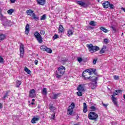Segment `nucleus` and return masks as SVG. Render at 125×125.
<instances>
[{
  "instance_id": "f257e3e1",
  "label": "nucleus",
  "mask_w": 125,
  "mask_h": 125,
  "mask_svg": "<svg viewBox=\"0 0 125 125\" xmlns=\"http://www.w3.org/2000/svg\"><path fill=\"white\" fill-rule=\"evenodd\" d=\"M2 9L0 8V20L1 21V24L4 26V27H8L10 26V24H11V21L7 20L6 17L3 16L2 14Z\"/></svg>"
},
{
  "instance_id": "f03ea898",
  "label": "nucleus",
  "mask_w": 125,
  "mask_h": 125,
  "mask_svg": "<svg viewBox=\"0 0 125 125\" xmlns=\"http://www.w3.org/2000/svg\"><path fill=\"white\" fill-rule=\"evenodd\" d=\"M65 67L61 66L58 68V70L56 71V77L57 79H60L64 73H65Z\"/></svg>"
},
{
  "instance_id": "7ed1b4c3",
  "label": "nucleus",
  "mask_w": 125,
  "mask_h": 125,
  "mask_svg": "<svg viewBox=\"0 0 125 125\" xmlns=\"http://www.w3.org/2000/svg\"><path fill=\"white\" fill-rule=\"evenodd\" d=\"M86 47L88 49V50L91 53H94L96 51H98L100 49V48L97 46H94L92 44H87Z\"/></svg>"
},
{
  "instance_id": "20e7f679",
  "label": "nucleus",
  "mask_w": 125,
  "mask_h": 125,
  "mask_svg": "<svg viewBox=\"0 0 125 125\" xmlns=\"http://www.w3.org/2000/svg\"><path fill=\"white\" fill-rule=\"evenodd\" d=\"M86 73H89L90 75H91V74L93 73L94 74V75L96 76H97V72H96V69L95 68H90L85 70L82 74V77H84V74Z\"/></svg>"
},
{
  "instance_id": "39448f33",
  "label": "nucleus",
  "mask_w": 125,
  "mask_h": 125,
  "mask_svg": "<svg viewBox=\"0 0 125 125\" xmlns=\"http://www.w3.org/2000/svg\"><path fill=\"white\" fill-rule=\"evenodd\" d=\"M75 103H72L71 105L68 107L67 113V115L72 116L74 113V109H75Z\"/></svg>"
},
{
  "instance_id": "423d86ee",
  "label": "nucleus",
  "mask_w": 125,
  "mask_h": 125,
  "mask_svg": "<svg viewBox=\"0 0 125 125\" xmlns=\"http://www.w3.org/2000/svg\"><path fill=\"white\" fill-rule=\"evenodd\" d=\"M88 118L89 120H92L94 121H97L98 118V114L95 112H90L88 115Z\"/></svg>"
},
{
  "instance_id": "0eeeda50",
  "label": "nucleus",
  "mask_w": 125,
  "mask_h": 125,
  "mask_svg": "<svg viewBox=\"0 0 125 125\" xmlns=\"http://www.w3.org/2000/svg\"><path fill=\"white\" fill-rule=\"evenodd\" d=\"M34 36L39 43H42V42H43V41L42 40V37L40 33L38 31H36L34 34Z\"/></svg>"
},
{
  "instance_id": "6e6552de",
  "label": "nucleus",
  "mask_w": 125,
  "mask_h": 125,
  "mask_svg": "<svg viewBox=\"0 0 125 125\" xmlns=\"http://www.w3.org/2000/svg\"><path fill=\"white\" fill-rule=\"evenodd\" d=\"M26 13L28 14V15H29L30 16H31L33 18V19L35 20L36 21H38L39 20V17H37L36 14L34 13V11H33L31 9L28 10L26 11Z\"/></svg>"
},
{
  "instance_id": "1a4fd4ad",
  "label": "nucleus",
  "mask_w": 125,
  "mask_h": 125,
  "mask_svg": "<svg viewBox=\"0 0 125 125\" xmlns=\"http://www.w3.org/2000/svg\"><path fill=\"white\" fill-rule=\"evenodd\" d=\"M119 94H118V93L117 92H113V94L111 95V99L112 101V102L113 103V104H114V105H115V106H118V103L117 102V98L116 97H115V96H116V95H118Z\"/></svg>"
},
{
  "instance_id": "9d476101",
  "label": "nucleus",
  "mask_w": 125,
  "mask_h": 125,
  "mask_svg": "<svg viewBox=\"0 0 125 125\" xmlns=\"http://www.w3.org/2000/svg\"><path fill=\"white\" fill-rule=\"evenodd\" d=\"M20 57L22 58L24 56V45L21 43L20 46Z\"/></svg>"
},
{
  "instance_id": "9b49d317",
  "label": "nucleus",
  "mask_w": 125,
  "mask_h": 125,
  "mask_svg": "<svg viewBox=\"0 0 125 125\" xmlns=\"http://www.w3.org/2000/svg\"><path fill=\"white\" fill-rule=\"evenodd\" d=\"M29 96L31 97V98H34V97H36V90L35 89H31L29 91Z\"/></svg>"
},
{
  "instance_id": "f8f14e48",
  "label": "nucleus",
  "mask_w": 125,
  "mask_h": 125,
  "mask_svg": "<svg viewBox=\"0 0 125 125\" xmlns=\"http://www.w3.org/2000/svg\"><path fill=\"white\" fill-rule=\"evenodd\" d=\"M60 95H61V93H53V95L50 97V98H51L53 100H56L57 98H58Z\"/></svg>"
},
{
  "instance_id": "ddd939ff",
  "label": "nucleus",
  "mask_w": 125,
  "mask_h": 125,
  "mask_svg": "<svg viewBox=\"0 0 125 125\" xmlns=\"http://www.w3.org/2000/svg\"><path fill=\"white\" fill-rule=\"evenodd\" d=\"M103 6L104 8H108L109 6H110V2L108 1H104L103 3Z\"/></svg>"
},
{
  "instance_id": "4468645a",
  "label": "nucleus",
  "mask_w": 125,
  "mask_h": 125,
  "mask_svg": "<svg viewBox=\"0 0 125 125\" xmlns=\"http://www.w3.org/2000/svg\"><path fill=\"white\" fill-rule=\"evenodd\" d=\"M29 33H30V25L27 23L25 26V34L29 35Z\"/></svg>"
},
{
  "instance_id": "2eb2a0df",
  "label": "nucleus",
  "mask_w": 125,
  "mask_h": 125,
  "mask_svg": "<svg viewBox=\"0 0 125 125\" xmlns=\"http://www.w3.org/2000/svg\"><path fill=\"white\" fill-rule=\"evenodd\" d=\"M78 4H79V5H81V6H83V7H87V4H85V3L81 1H77Z\"/></svg>"
},
{
  "instance_id": "dca6fc26",
  "label": "nucleus",
  "mask_w": 125,
  "mask_h": 125,
  "mask_svg": "<svg viewBox=\"0 0 125 125\" xmlns=\"http://www.w3.org/2000/svg\"><path fill=\"white\" fill-rule=\"evenodd\" d=\"M37 3L40 5H44L45 4V0H37Z\"/></svg>"
},
{
  "instance_id": "f3484780",
  "label": "nucleus",
  "mask_w": 125,
  "mask_h": 125,
  "mask_svg": "<svg viewBox=\"0 0 125 125\" xmlns=\"http://www.w3.org/2000/svg\"><path fill=\"white\" fill-rule=\"evenodd\" d=\"M37 117H33L32 120H31L32 124H36V122H38L39 120H40V118H39L38 116H36Z\"/></svg>"
},
{
  "instance_id": "a211bd4d",
  "label": "nucleus",
  "mask_w": 125,
  "mask_h": 125,
  "mask_svg": "<svg viewBox=\"0 0 125 125\" xmlns=\"http://www.w3.org/2000/svg\"><path fill=\"white\" fill-rule=\"evenodd\" d=\"M83 112L84 113V114L87 112V106L86 105V104L85 103H83Z\"/></svg>"
},
{
  "instance_id": "6ab92c4d",
  "label": "nucleus",
  "mask_w": 125,
  "mask_h": 125,
  "mask_svg": "<svg viewBox=\"0 0 125 125\" xmlns=\"http://www.w3.org/2000/svg\"><path fill=\"white\" fill-rule=\"evenodd\" d=\"M77 89L79 90V91H83V90H84V89L83 88V85H79V87L77 88Z\"/></svg>"
},
{
  "instance_id": "aec40b11",
  "label": "nucleus",
  "mask_w": 125,
  "mask_h": 125,
  "mask_svg": "<svg viewBox=\"0 0 125 125\" xmlns=\"http://www.w3.org/2000/svg\"><path fill=\"white\" fill-rule=\"evenodd\" d=\"M59 31L61 33H63V32H64V27H63L62 25H61V24L60 25L59 28Z\"/></svg>"
},
{
  "instance_id": "412c9836",
  "label": "nucleus",
  "mask_w": 125,
  "mask_h": 125,
  "mask_svg": "<svg viewBox=\"0 0 125 125\" xmlns=\"http://www.w3.org/2000/svg\"><path fill=\"white\" fill-rule=\"evenodd\" d=\"M42 93L44 95H46V94H47V90H46V88H43Z\"/></svg>"
},
{
  "instance_id": "4be33fe9",
  "label": "nucleus",
  "mask_w": 125,
  "mask_h": 125,
  "mask_svg": "<svg viewBox=\"0 0 125 125\" xmlns=\"http://www.w3.org/2000/svg\"><path fill=\"white\" fill-rule=\"evenodd\" d=\"M100 30H101V31H103V32H104V33H107L108 32V30L104 26H101L100 27Z\"/></svg>"
},
{
  "instance_id": "5701e85b",
  "label": "nucleus",
  "mask_w": 125,
  "mask_h": 125,
  "mask_svg": "<svg viewBox=\"0 0 125 125\" xmlns=\"http://www.w3.org/2000/svg\"><path fill=\"white\" fill-rule=\"evenodd\" d=\"M97 81H98V77H96L94 79H92V83L95 84H97Z\"/></svg>"
},
{
  "instance_id": "b1692460",
  "label": "nucleus",
  "mask_w": 125,
  "mask_h": 125,
  "mask_svg": "<svg viewBox=\"0 0 125 125\" xmlns=\"http://www.w3.org/2000/svg\"><path fill=\"white\" fill-rule=\"evenodd\" d=\"M5 39V35L4 34L0 35V42L1 41H3Z\"/></svg>"
},
{
  "instance_id": "393cba45",
  "label": "nucleus",
  "mask_w": 125,
  "mask_h": 125,
  "mask_svg": "<svg viewBox=\"0 0 125 125\" xmlns=\"http://www.w3.org/2000/svg\"><path fill=\"white\" fill-rule=\"evenodd\" d=\"M24 71L26 72L28 75H30L31 74V70H30L29 69H28V67H25L24 68Z\"/></svg>"
},
{
  "instance_id": "a878e982",
  "label": "nucleus",
  "mask_w": 125,
  "mask_h": 125,
  "mask_svg": "<svg viewBox=\"0 0 125 125\" xmlns=\"http://www.w3.org/2000/svg\"><path fill=\"white\" fill-rule=\"evenodd\" d=\"M21 83H22V82H21V81H17L16 82V87H19L20 86V85H21Z\"/></svg>"
},
{
  "instance_id": "bb28decb",
  "label": "nucleus",
  "mask_w": 125,
  "mask_h": 125,
  "mask_svg": "<svg viewBox=\"0 0 125 125\" xmlns=\"http://www.w3.org/2000/svg\"><path fill=\"white\" fill-rule=\"evenodd\" d=\"M45 51L47 52L48 53H52V50L51 49H49L46 47V49L45 50Z\"/></svg>"
},
{
  "instance_id": "cd10ccee",
  "label": "nucleus",
  "mask_w": 125,
  "mask_h": 125,
  "mask_svg": "<svg viewBox=\"0 0 125 125\" xmlns=\"http://www.w3.org/2000/svg\"><path fill=\"white\" fill-rule=\"evenodd\" d=\"M90 111H96V110H97L96 107H95V106H94V105L91 106L90 107Z\"/></svg>"
},
{
  "instance_id": "c85d7f7f",
  "label": "nucleus",
  "mask_w": 125,
  "mask_h": 125,
  "mask_svg": "<svg viewBox=\"0 0 125 125\" xmlns=\"http://www.w3.org/2000/svg\"><path fill=\"white\" fill-rule=\"evenodd\" d=\"M13 12H14V10H13V9H10L7 11V13L10 15L12 14Z\"/></svg>"
},
{
  "instance_id": "c756f323",
  "label": "nucleus",
  "mask_w": 125,
  "mask_h": 125,
  "mask_svg": "<svg viewBox=\"0 0 125 125\" xmlns=\"http://www.w3.org/2000/svg\"><path fill=\"white\" fill-rule=\"evenodd\" d=\"M89 25H90L91 26H93V27H94V26H96V24H95V22L93 21H91L89 22Z\"/></svg>"
},
{
  "instance_id": "7c9ffc66",
  "label": "nucleus",
  "mask_w": 125,
  "mask_h": 125,
  "mask_svg": "<svg viewBox=\"0 0 125 125\" xmlns=\"http://www.w3.org/2000/svg\"><path fill=\"white\" fill-rule=\"evenodd\" d=\"M73 34V31H72V30L69 29L68 31L67 35H68V37H70V36H72Z\"/></svg>"
},
{
  "instance_id": "2f4dec72",
  "label": "nucleus",
  "mask_w": 125,
  "mask_h": 125,
  "mask_svg": "<svg viewBox=\"0 0 125 125\" xmlns=\"http://www.w3.org/2000/svg\"><path fill=\"white\" fill-rule=\"evenodd\" d=\"M46 46L44 45H42L40 47V49L42 50L43 51H45V49H46Z\"/></svg>"
},
{
  "instance_id": "473e14b6",
  "label": "nucleus",
  "mask_w": 125,
  "mask_h": 125,
  "mask_svg": "<svg viewBox=\"0 0 125 125\" xmlns=\"http://www.w3.org/2000/svg\"><path fill=\"white\" fill-rule=\"evenodd\" d=\"M59 36L57 34H55L54 36L53 37V41H55L56 39H59Z\"/></svg>"
},
{
  "instance_id": "72a5a7b5",
  "label": "nucleus",
  "mask_w": 125,
  "mask_h": 125,
  "mask_svg": "<svg viewBox=\"0 0 125 125\" xmlns=\"http://www.w3.org/2000/svg\"><path fill=\"white\" fill-rule=\"evenodd\" d=\"M77 61H78V62H79V63H82V62L83 61V59L81 57H79L77 58Z\"/></svg>"
},
{
  "instance_id": "f704fd0d",
  "label": "nucleus",
  "mask_w": 125,
  "mask_h": 125,
  "mask_svg": "<svg viewBox=\"0 0 125 125\" xmlns=\"http://www.w3.org/2000/svg\"><path fill=\"white\" fill-rule=\"evenodd\" d=\"M91 87L92 89H94V88H95V87H96V84L92 83L91 84Z\"/></svg>"
},
{
  "instance_id": "c9c22d12",
  "label": "nucleus",
  "mask_w": 125,
  "mask_h": 125,
  "mask_svg": "<svg viewBox=\"0 0 125 125\" xmlns=\"http://www.w3.org/2000/svg\"><path fill=\"white\" fill-rule=\"evenodd\" d=\"M109 7L110 9H114V8H115V6H114V5L113 4H112V3L110 4V3H109Z\"/></svg>"
},
{
  "instance_id": "e433bc0d",
  "label": "nucleus",
  "mask_w": 125,
  "mask_h": 125,
  "mask_svg": "<svg viewBox=\"0 0 125 125\" xmlns=\"http://www.w3.org/2000/svg\"><path fill=\"white\" fill-rule=\"evenodd\" d=\"M46 19V16L45 15V14L42 15L41 17V20H45Z\"/></svg>"
},
{
  "instance_id": "4c0bfd02",
  "label": "nucleus",
  "mask_w": 125,
  "mask_h": 125,
  "mask_svg": "<svg viewBox=\"0 0 125 125\" xmlns=\"http://www.w3.org/2000/svg\"><path fill=\"white\" fill-rule=\"evenodd\" d=\"M8 95V91H7V92H6L5 94L4 95V96L3 97V100H4L5 99V98H6V97H7Z\"/></svg>"
},
{
  "instance_id": "58836bf2",
  "label": "nucleus",
  "mask_w": 125,
  "mask_h": 125,
  "mask_svg": "<svg viewBox=\"0 0 125 125\" xmlns=\"http://www.w3.org/2000/svg\"><path fill=\"white\" fill-rule=\"evenodd\" d=\"M62 61L63 62H67L68 58H62Z\"/></svg>"
},
{
  "instance_id": "ea45409f",
  "label": "nucleus",
  "mask_w": 125,
  "mask_h": 125,
  "mask_svg": "<svg viewBox=\"0 0 125 125\" xmlns=\"http://www.w3.org/2000/svg\"><path fill=\"white\" fill-rule=\"evenodd\" d=\"M111 28L112 31H113V33H116V27L114 26H111Z\"/></svg>"
},
{
  "instance_id": "a19ab883",
  "label": "nucleus",
  "mask_w": 125,
  "mask_h": 125,
  "mask_svg": "<svg viewBox=\"0 0 125 125\" xmlns=\"http://www.w3.org/2000/svg\"><path fill=\"white\" fill-rule=\"evenodd\" d=\"M49 108L50 109V110H54L55 107L53 106V104H51L49 106Z\"/></svg>"
},
{
  "instance_id": "79ce46f5",
  "label": "nucleus",
  "mask_w": 125,
  "mask_h": 125,
  "mask_svg": "<svg viewBox=\"0 0 125 125\" xmlns=\"http://www.w3.org/2000/svg\"><path fill=\"white\" fill-rule=\"evenodd\" d=\"M77 94L78 96H83V92H77Z\"/></svg>"
},
{
  "instance_id": "37998d69",
  "label": "nucleus",
  "mask_w": 125,
  "mask_h": 125,
  "mask_svg": "<svg viewBox=\"0 0 125 125\" xmlns=\"http://www.w3.org/2000/svg\"><path fill=\"white\" fill-rule=\"evenodd\" d=\"M104 53H105V51L103 48L100 51V53L101 54H102Z\"/></svg>"
},
{
  "instance_id": "c03bdc74",
  "label": "nucleus",
  "mask_w": 125,
  "mask_h": 125,
  "mask_svg": "<svg viewBox=\"0 0 125 125\" xmlns=\"http://www.w3.org/2000/svg\"><path fill=\"white\" fill-rule=\"evenodd\" d=\"M114 79L116 81L119 80V76L115 75L114 76Z\"/></svg>"
},
{
  "instance_id": "a18cd8bd",
  "label": "nucleus",
  "mask_w": 125,
  "mask_h": 125,
  "mask_svg": "<svg viewBox=\"0 0 125 125\" xmlns=\"http://www.w3.org/2000/svg\"><path fill=\"white\" fill-rule=\"evenodd\" d=\"M55 118V114H52L51 116V120H54Z\"/></svg>"
},
{
  "instance_id": "49530a36",
  "label": "nucleus",
  "mask_w": 125,
  "mask_h": 125,
  "mask_svg": "<svg viewBox=\"0 0 125 125\" xmlns=\"http://www.w3.org/2000/svg\"><path fill=\"white\" fill-rule=\"evenodd\" d=\"M40 34L41 35H44V34H45V32L44 31V30H41L40 32Z\"/></svg>"
},
{
  "instance_id": "de8ad7c7",
  "label": "nucleus",
  "mask_w": 125,
  "mask_h": 125,
  "mask_svg": "<svg viewBox=\"0 0 125 125\" xmlns=\"http://www.w3.org/2000/svg\"><path fill=\"white\" fill-rule=\"evenodd\" d=\"M0 63H3V58L1 57H0Z\"/></svg>"
},
{
  "instance_id": "09e8293b",
  "label": "nucleus",
  "mask_w": 125,
  "mask_h": 125,
  "mask_svg": "<svg viewBox=\"0 0 125 125\" xmlns=\"http://www.w3.org/2000/svg\"><path fill=\"white\" fill-rule=\"evenodd\" d=\"M97 62V60H96V59H94L93 60V64H94V65H95V64H96V62Z\"/></svg>"
},
{
  "instance_id": "8fccbe9b",
  "label": "nucleus",
  "mask_w": 125,
  "mask_h": 125,
  "mask_svg": "<svg viewBox=\"0 0 125 125\" xmlns=\"http://www.w3.org/2000/svg\"><path fill=\"white\" fill-rule=\"evenodd\" d=\"M116 92L118 94H119V93H121V92H122V90H115Z\"/></svg>"
},
{
  "instance_id": "3c124183",
  "label": "nucleus",
  "mask_w": 125,
  "mask_h": 125,
  "mask_svg": "<svg viewBox=\"0 0 125 125\" xmlns=\"http://www.w3.org/2000/svg\"><path fill=\"white\" fill-rule=\"evenodd\" d=\"M103 106H104V107H105V108H106V107H107L108 104H105L104 103H102Z\"/></svg>"
},
{
  "instance_id": "603ef678",
  "label": "nucleus",
  "mask_w": 125,
  "mask_h": 125,
  "mask_svg": "<svg viewBox=\"0 0 125 125\" xmlns=\"http://www.w3.org/2000/svg\"><path fill=\"white\" fill-rule=\"evenodd\" d=\"M93 77H92V76H90V77H88V80L90 81H91L92 82V79H93Z\"/></svg>"
},
{
  "instance_id": "864d4df0",
  "label": "nucleus",
  "mask_w": 125,
  "mask_h": 125,
  "mask_svg": "<svg viewBox=\"0 0 125 125\" xmlns=\"http://www.w3.org/2000/svg\"><path fill=\"white\" fill-rule=\"evenodd\" d=\"M104 42H105V43H108V39H104Z\"/></svg>"
},
{
  "instance_id": "5fc2aeb1",
  "label": "nucleus",
  "mask_w": 125,
  "mask_h": 125,
  "mask_svg": "<svg viewBox=\"0 0 125 125\" xmlns=\"http://www.w3.org/2000/svg\"><path fill=\"white\" fill-rule=\"evenodd\" d=\"M11 3H14L15 1H16V0H10Z\"/></svg>"
},
{
  "instance_id": "6e6d98bb",
  "label": "nucleus",
  "mask_w": 125,
  "mask_h": 125,
  "mask_svg": "<svg viewBox=\"0 0 125 125\" xmlns=\"http://www.w3.org/2000/svg\"><path fill=\"white\" fill-rule=\"evenodd\" d=\"M39 62V61L38 60H35V65H38V62Z\"/></svg>"
},
{
  "instance_id": "4d7b16f0",
  "label": "nucleus",
  "mask_w": 125,
  "mask_h": 125,
  "mask_svg": "<svg viewBox=\"0 0 125 125\" xmlns=\"http://www.w3.org/2000/svg\"><path fill=\"white\" fill-rule=\"evenodd\" d=\"M102 49H107V46H103Z\"/></svg>"
},
{
  "instance_id": "13d9d810",
  "label": "nucleus",
  "mask_w": 125,
  "mask_h": 125,
  "mask_svg": "<svg viewBox=\"0 0 125 125\" xmlns=\"http://www.w3.org/2000/svg\"><path fill=\"white\" fill-rule=\"evenodd\" d=\"M84 80H88V77H85V75H84V77H83Z\"/></svg>"
},
{
  "instance_id": "bf43d9fd",
  "label": "nucleus",
  "mask_w": 125,
  "mask_h": 125,
  "mask_svg": "<svg viewBox=\"0 0 125 125\" xmlns=\"http://www.w3.org/2000/svg\"><path fill=\"white\" fill-rule=\"evenodd\" d=\"M121 9L122 10H123V11H124V12H125V8L122 7Z\"/></svg>"
},
{
  "instance_id": "052dcab7",
  "label": "nucleus",
  "mask_w": 125,
  "mask_h": 125,
  "mask_svg": "<svg viewBox=\"0 0 125 125\" xmlns=\"http://www.w3.org/2000/svg\"><path fill=\"white\" fill-rule=\"evenodd\" d=\"M79 118H80V116H79V115L78 114H77V118L76 120H78Z\"/></svg>"
},
{
  "instance_id": "680f3d73",
  "label": "nucleus",
  "mask_w": 125,
  "mask_h": 125,
  "mask_svg": "<svg viewBox=\"0 0 125 125\" xmlns=\"http://www.w3.org/2000/svg\"><path fill=\"white\" fill-rule=\"evenodd\" d=\"M82 62H86V59H83V61Z\"/></svg>"
},
{
  "instance_id": "e2e57ef3",
  "label": "nucleus",
  "mask_w": 125,
  "mask_h": 125,
  "mask_svg": "<svg viewBox=\"0 0 125 125\" xmlns=\"http://www.w3.org/2000/svg\"><path fill=\"white\" fill-rule=\"evenodd\" d=\"M31 105H35V103L34 102L31 103Z\"/></svg>"
},
{
  "instance_id": "0e129e2a",
  "label": "nucleus",
  "mask_w": 125,
  "mask_h": 125,
  "mask_svg": "<svg viewBox=\"0 0 125 125\" xmlns=\"http://www.w3.org/2000/svg\"><path fill=\"white\" fill-rule=\"evenodd\" d=\"M1 108V104H0V109Z\"/></svg>"
},
{
  "instance_id": "69168bd1",
  "label": "nucleus",
  "mask_w": 125,
  "mask_h": 125,
  "mask_svg": "<svg viewBox=\"0 0 125 125\" xmlns=\"http://www.w3.org/2000/svg\"><path fill=\"white\" fill-rule=\"evenodd\" d=\"M123 97H124V99L125 100V94L123 95Z\"/></svg>"
},
{
  "instance_id": "338daca9",
  "label": "nucleus",
  "mask_w": 125,
  "mask_h": 125,
  "mask_svg": "<svg viewBox=\"0 0 125 125\" xmlns=\"http://www.w3.org/2000/svg\"><path fill=\"white\" fill-rule=\"evenodd\" d=\"M32 101H33V102H34V101H35V99H32Z\"/></svg>"
},
{
  "instance_id": "774afa93",
  "label": "nucleus",
  "mask_w": 125,
  "mask_h": 125,
  "mask_svg": "<svg viewBox=\"0 0 125 125\" xmlns=\"http://www.w3.org/2000/svg\"><path fill=\"white\" fill-rule=\"evenodd\" d=\"M122 35H124V33H122Z\"/></svg>"
}]
</instances>
